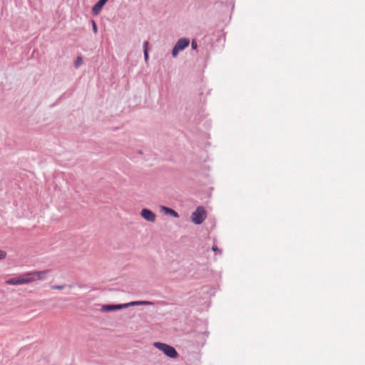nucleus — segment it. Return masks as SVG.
I'll list each match as a JSON object with an SVG mask.
<instances>
[{"label": "nucleus", "instance_id": "1", "mask_svg": "<svg viewBox=\"0 0 365 365\" xmlns=\"http://www.w3.org/2000/svg\"><path fill=\"white\" fill-rule=\"evenodd\" d=\"M48 273V270L26 272L21 275L9 279L6 281V284L11 285H21L34 282L36 280L45 279Z\"/></svg>", "mask_w": 365, "mask_h": 365}, {"label": "nucleus", "instance_id": "2", "mask_svg": "<svg viewBox=\"0 0 365 365\" xmlns=\"http://www.w3.org/2000/svg\"><path fill=\"white\" fill-rule=\"evenodd\" d=\"M153 346L171 359H175L179 355L176 349L168 344L156 341L153 343Z\"/></svg>", "mask_w": 365, "mask_h": 365}, {"label": "nucleus", "instance_id": "3", "mask_svg": "<svg viewBox=\"0 0 365 365\" xmlns=\"http://www.w3.org/2000/svg\"><path fill=\"white\" fill-rule=\"evenodd\" d=\"M190 43V39L187 38H181L178 39L172 50L173 57L176 58L180 51H183L188 47Z\"/></svg>", "mask_w": 365, "mask_h": 365}, {"label": "nucleus", "instance_id": "4", "mask_svg": "<svg viewBox=\"0 0 365 365\" xmlns=\"http://www.w3.org/2000/svg\"><path fill=\"white\" fill-rule=\"evenodd\" d=\"M206 211L202 206H198L192 213L191 219L195 225H200L206 218Z\"/></svg>", "mask_w": 365, "mask_h": 365}, {"label": "nucleus", "instance_id": "5", "mask_svg": "<svg viewBox=\"0 0 365 365\" xmlns=\"http://www.w3.org/2000/svg\"><path fill=\"white\" fill-rule=\"evenodd\" d=\"M140 215L148 222H154L156 217L155 214L148 208H143Z\"/></svg>", "mask_w": 365, "mask_h": 365}, {"label": "nucleus", "instance_id": "6", "mask_svg": "<svg viewBox=\"0 0 365 365\" xmlns=\"http://www.w3.org/2000/svg\"><path fill=\"white\" fill-rule=\"evenodd\" d=\"M124 307H125V306L123 305V304H103L101 307V310L103 312H113V311H116V310H120V309H124Z\"/></svg>", "mask_w": 365, "mask_h": 365}, {"label": "nucleus", "instance_id": "7", "mask_svg": "<svg viewBox=\"0 0 365 365\" xmlns=\"http://www.w3.org/2000/svg\"><path fill=\"white\" fill-rule=\"evenodd\" d=\"M108 1V0H98L92 7L93 15L98 16Z\"/></svg>", "mask_w": 365, "mask_h": 365}, {"label": "nucleus", "instance_id": "8", "mask_svg": "<svg viewBox=\"0 0 365 365\" xmlns=\"http://www.w3.org/2000/svg\"><path fill=\"white\" fill-rule=\"evenodd\" d=\"M161 210L164 212V214L170 215L173 217L176 218L179 217L178 213L170 207L166 206H161Z\"/></svg>", "mask_w": 365, "mask_h": 365}, {"label": "nucleus", "instance_id": "9", "mask_svg": "<svg viewBox=\"0 0 365 365\" xmlns=\"http://www.w3.org/2000/svg\"><path fill=\"white\" fill-rule=\"evenodd\" d=\"M83 57L81 56H78L73 63L74 67L78 68L83 63Z\"/></svg>", "mask_w": 365, "mask_h": 365}, {"label": "nucleus", "instance_id": "10", "mask_svg": "<svg viewBox=\"0 0 365 365\" xmlns=\"http://www.w3.org/2000/svg\"><path fill=\"white\" fill-rule=\"evenodd\" d=\"M123 305L125 306V307H124V308H128L129 307H133V306H138V305H140V301H133V302H130L128 303H125V304H123Z\"/></svg>", "mask_w": 365, "mask_h": 365}, {"label": "nucleus", "instance_id": "11", "mask_svg": "<svg viewBox=\"0 0 365 365\" xmlns=\"http://www.w3.org/2000/svg\"><path fill=\"white\" fill-rule=\"evenodd\" d=\"M92 29L94 34L98 33V26L94 20H91Z\"/></svg>", "mask_w": 365, "mask_h": 365}, {"label": "nucleus", "instance_id": "12", "mask_svg": "<svg viewBox=\"0 0 365 365\" xmlns=\"http://www.w3.org/2000/svg\"><path fill=\"white\" fill-rule=\"evenodd\" d=\"M6 252L4 250H0V260L4 259L6 257Z\"/></svg>", "mask_w": 365, "mask_h": 365}, {"label": "nucleus", "instance_id": "13", "mask_svg": "<svg viewBox=\"0 0 365 365\" xmlns=\"http://www.w3.org/2000/svg\"><path fill=\"white\" fill-rule=\"evenodd\" d=\"M191 48L192 50H196L197 48V43L195 40H192L191 42Z\"/></svg>", "mask_w": 365, "mask_h": 365}, {"label": "nucleus", "instance_id": "14", "mask_svg": "<svg viewBox=\"0 0 365 365\" xmlns=\"http://www.w3.org/2000/svg\"><path fill=\"white\" fill-rule=\"evenodd\" d=\"M65 285H53L51 286L52 289H64Z\"/></svg>", "mask_w": 365, "mask_h": 365}, {"label": "nucleus", "instance_id": "15", "mask_svg": "<svg viewBox=\"0 0 365 365\" xmlns=\"http://www.w3.org/2000/svg\"><path fill=\"white\" fill-rule=\"evenodd\" d=\"M153 302L150 301H140V305H152Z\"/></svg>", "mask_w": 365, "mask_h": 365}, {"label": "nucleus", "instance_id": "16", "mask_svg": "<svg viewBox=\"0 0 365 365\" xmlns=\"http://www.w3.org/2000/svg\"><path fill=\"white\" fill-rule=\"evenodd\" d=\"M143 47V51H149L148 42V41H144Z\"/></svg>", "mask_w": 365, "mask_h": 365}, {"label": "nucleus", "instance_id": "17", "mask_svg": "<svg viewBox=\"0 0 365 365\" xmlns=\"http://www.w3.org/2000/svg\"><path fill=\"white\" fill-rule=\"evenodd\" d=\"M143 55H144L145 61H147L148 60V58H149L148 51H143Z\"/></svg>", "mask_w": 365, "mask_h": 365}, {"label": "nucleus", "instance_id": "18", "mask_svg": "<svg viewBox=\"0 0 365 365\" xmlns=\"http://www.w3.org/2000/svg\"><path fill=\"white\" fill-rule=\"evenodd\" d=\"M212 250L215 252H219L220 253H221V250H220L216 245L212 246Z\"/></svg>", "mask_w": 365, "mask_h": 365}]
</instances>
